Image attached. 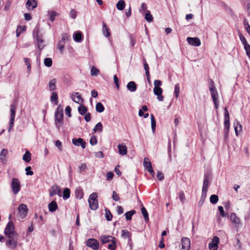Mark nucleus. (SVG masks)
I'll return each mask as SVG.
<instances>
[{"label":"nucleus","instance_id":"f257e3e1","mask_svg":"<svg viewBox=\"0 0 250 250\" xmlns=\"http://www.w3.org/2000/svg\"><path fill=\"white\" fill-rule=\"evenodd\" d=\"M208 81L209 85V90L210 92L215 107L217 109L219 107L218 93L217 90L216 88L215 83L212 79H209L208 80Z\"/></svg>","mask_w":250,"mask_h":250},{"label":"nucleus","instance_id":"f03ea898","mask_svg":"<svg viewBox=\"0 0 250 250\" xmlns=\"http://www.w3.org/2000/svg\"><path fill=\"white\" fill-rule=\"evenodd\" d=\"M98 195L95 192L92 193L89 197L88 203L89 207L92 210H96L98 208Z\"/></svg>","mask_w":250,"mask_h":250},{"label":"nucleus","instance_id":"7ed1b4c3","mask_svg":"<svg viewBox=\"0 0 250 250\" xmlns=\"http://www.w3.org/2000/svg\"><path fill=\"white\" fill-rule=\"evenodd\" d=\"M63 117L62 110V109L60 110V107L58 106L55 112V124L59 129L62 125Z\"/></svg>","mask_w":250,"mask_h":250},{"label":"nucleus","instance_id":"20e7f679","mask_svg":"<svg viewBox=\"0 0 250 250\" xmlns=\"http://www.w3.org/2000/svg\"><path fill=\"white\" fill-rule=\"evenodd\" d=\"M12 191L14 195H17L21 190V182L18 178H14L12 179L10 184Z\"/></svg>","mask_w":250,"mask_h":250},{"label":"nucleus","instance_id":"39448f33","mask_svg":"<svg viewBox=\"0 0 250 250\" xmlns=\"http://www.w3.org/2000/svg\"><path fill=\"white\" fill-rule=\"evenodd\" d=\"M8 240L6 241V245L11 249H16L18 245V236H7Z\"/></svg>","mask_w":250,"mask_h":250},{"label":"nucleus","instance_id":"423d86ee","mask_svg":"<svg viewBox=\"0 0 250 250\" xmlns=\"http://www.w3.org/2000/svg\"><path fill=\"white\" fill-rule=\"evenodd\" d=\"M15 226L12 221H10L7 224L4 230V234L6 236H18V234L14 231Z\"/></svg>","mask_w":250,"mask_h":250},{"label":"nucleus","instance_id":"0eeeda50","mask_svg":"<svg viewBox=\"0 0 250 250\" xmlns=\"http://www.w3.org/2000/svg\"><path fill=\"white\" fill-rule=\"evenodd\" d=\"M16 115V106L14 104L10 105V120L8 128V131L10 132L13 128L14 124V120Z\"/></svg>","mask_w":250,"mask_h":250},{"label":"nucleus","instance_id":"6e6552de","mask_svg":"<svg viewBox=\"0 0 250 250\" xmlns=\"http://www.w3.org/2000/svg\"><path fill=\"white\" fill-rule=\"evenodd\" d=\"M86 246L93 250H97L99 248V243L96 239L90 238L86 241Z\"/></svg>","mask_w":250,"mask_h":250},{"label":"nucleus","instance_id":"1a4fd4ad","mask_svg":"<svg viewBox=\"0 0 250 250\" xmlns=\"http://www.w3.org/2000/svg\"><path fill=\"white\" fill-rule=\"evenodd\" d=\"M19 216L21 219L25 217L27 214L28 208L26 205L23 204H20L18 207Z\"/></svg>","mask_w":250,"mask_h":250},{"label":"nucleus","instance_id":"9d476101","mask_svg":"<svg viewBox=\"0 0 250 250\" xmlns=\"http://www.w3.org/2000/svg\"><path fill=\"white\" fill-rule=\"evenodd\" d=\"M144 167L146 169L153 177H154L155 173L153 169L151 163L149 159L147 157L144 158Z\"/></svg>","mask_w":250,"mask_h":250},{"label":"nucleus","instance_id":"9b49d317","mask_svg":"<svg viewBox=\"0 0 250 250\" xmlns=\"http://www.w3.org/2000/svg\"><path fill=\"white\" fill-rule=\"evenodd\" d=\"M219 238L217 236H214L212 241L209 243L208 247L210 250H217L218 248Z\"/></svg>","mask_w":250,"mask_h":250},{"label":"nucleus","instance_id":"f8f14e48","mask_svg":"<svg viewBox=\"0 0 250 250\" xmlns=\"http://www.w3.org/2000/svg\"><path fill=\"white\" fill-rule=\"evenodd\" d=\"M71 97L74 102L79 104H82L83 102V100L81 95L78 92L72 93L71 95Z\"/></svg>","mask_w":250,"mask_h":250},{"label":"nucleus","instance_id":"ddd939ff","mask_svg":"<svg viewBox=\"0 0 250 250\" xmlns=\"http://www.w3.org/2000/svg\"><path fill=\"white\" fill-rule=\"evenodd\" d=\"M187 40L188 43L191 45L194 46H199L201 45V41L200 39L197 37H188Z\"/></svg>","mask_w":250,"mask_h":250},{"label":"nucleus","instance_id":"4468645a","mask_svg":"<svg viewBox=\"0 0 250 250\" xmlns=\"http://www.w3.org/2000/svg\"><path fill=\"white\" fill-rule=\"evenodd\" d=\"M182 250H189L190 247V241L187 237L182 239Z\"/></svg>","mask_w":250,"mask_h":250},{"label":"nucleus","instance_id":"2eb2a0df","mask_svg":"<svg viewBox=\"0 0 250 250\" xmlns=\"http://www.w3.org/2000/svg\"><path fill=\"white\" fill-rule=\"evenodd\" d=\"M37 6V2L36 0H28L26 2V7L28 10H33Z\"/></svg>","mask_w":250,"mask_h":250},{"label":"nucleus","instance_id":"dca6fc26","mask_svg":"<svg viewBox=\"0 0 250 250\" xmlns=\"http://www.w3.org/2000/svg\"><path fill=\"white\" fill-rule=\"evenodd\" d=\"M61 193V189L59 186L57 185H54L51 187L50 189L49 190V194L50 196L53 197V196L58 194L59 195Z\"/></svg>","mask_w":250,"mask_h":250},{"label":"nucleus","instance_id":"f3484780","mask_svg":"<svg viewBox=\"0 0 250 250\" xmlns=\"http://www.w3.org/2000/svg\"><path fill=\"white\" fill-rule=\"evenodd\" d=\"M73 144L78 146H81L83 148H85V143L84 142L83 139L82 138H78V139H72Z\"/></svg>","mask_w":250,"mask_h":250},{"label":"nucleus","instance_id":"a211bd4d","mask_svg":"<svg viewBox=\"0 0 250 250\" xmlns=\"http://www.w3.org/2000/svg\"><path fill=\"white\" fill-rule=\"evenodd\" d=\"M163 90L161 87H154L153 89V92L155 95L157 96V99L159 101H163L164 100V97L162 95Z\"/></svg>","mask_w":250,"mask_h":250},{"label":"nucleus","instance_id":"6ab92c4d","mask_svg":"<svg viewBox=\"0 0 250 250\" xmlns=\"http://www.w3.org/2000/svg\"><path fill=\"white\" fill-rule=\"evenodd\" d=\"M118 147L119 149V153L121 155H125L127 153V148L126 146L125 145L119 144L118 146Z\"/></svg>","mask_w":250,"mask_h":250},{"label":"nucleus","instance_id":"aec40b11","mask_svg":"<svg viewBox=\"0 0 250 250\" xmlns=\"http://www.w3.org/2000/svg\"><path fill=\"white\" fill-rule=\"evenodd\" d=\"M230 219L231 221L235 225H238L240 224V220L235 213H231L230 215Z\"/></svg>","mask_w":250,"mask_h":250},{"label":"nucleus","instance_id":"412c9836","mask_svg":"<svg viewBox=\"0 0 250 250\" xmlns=\"http://www.w3.org/2000/svg\"><path fill=\"white\" fill-rule=\"evenodd\" d=\"M114 238L111 236L103 235L100 237V240L103 244H106L112 241Z\"/></svg>","mask_w":250,"mask_h":250},{"label":"nucleus","instance_id":"4be33fe9","mask_svg":"<svg viewBox=\"0 0 250 250\" xmlns=\"http://www.w3.org/2000/svg\"><path fill=\"white\" fill-rule=\"evenodd\" d=\"M208 181L207 178H205L203 182V185L202 188V196L205 195V196H206V194L207 192L208 187Z\"/></svg>","mask_w":250,"mask_h":250},{"label":"nucleus","instance_id":"5701e85b","mask_svg":"<svg viewBox=\"0 0 250 250\" xmlns=\"http://www.w3.org/2000/svg\"><path fill=\"white\" fill-rule=\"evenodd\" d=\"M75 196L77 199H81L83 196V189L80 188H77L75 190Z\"/></svg>","mask_w":250,"mask_h":250},{"label":"nucleus","instance_id":"b1692460","mask_svg":"<svg viewBox=\"0 0 250 250\" xmlns=\"http://www.w3.org/2000/svg\"><path fill=\"white\" fill-rule=\"evenodd\" d=\"M58 208V205L56 201H53L48 205V209L50 212H54Z\"/></svg>","mask_w":250,"mask_h":250},{"label":"nucleus","instance_id":"393cba45","mask_svg":"<svg viewBox=\"0 0 250 250\" xmlns=\"http://www.w3.org/2000/svg\"><path fill=\"white\" fill-rule=\"evenodd\" d=\"M234 127L236 135L237 136L238 132H240L242 131V125L239 122L235 121L234 123Z\"/></svg>","mask_w":250,"mask_h":250},{"label":"nucleus","instance_id":"a878e982","mask_svg":"<svg viewBox=\"0 0 250 250\" xmlns=\"http://www.w3.org/2000/svg\"><path fill=\"white\" fill-rule=\"evenodd\" d=\"M127 88L131 92H134L136 90L137 87L134 82L131 81L127 84Z\"/></svg>","mask_w":250,"mask_h":250},{"label":"nucleus","instance_id":"bb28decb","mask_svg":"<svg viewBox=\"0 0 250 250\" xmlns=\"http://www.w3.org/2000/svg\"><path fill=\"white\" fill-rule=\"evenodd\" d=\"M73 38L75 42H80L82 40V34L80 31H77L74 33Z\"/></svg>","mask_w":250,"mask_h":250},{"label":"nucleus","instance_id":"cd10ccee","mask_svg":"<svg viewBox=\"0 0 250 250\" xmlns=\"http://www.w3.org/2000/svg\"><path fill=\"white\" fill-rule=\"evenodd\" d=\"M224 133L226 136H227L229 133L230 127L229 120H224Z\"/></svg>","mask_w":250,"mask_h":250},{"label":"nucleus","instance_id":"c85d7f7f","mask_svg":"<svg viewBox=\"0 0 250 250\" xmlns=\"http://www.w3.org/2000/svg\"><path fill=\"white\" fill-rule=\"evenodd\" d=\"M103 33L105 37H109L110 35L109 28L104 21L103 22Z\"/></svg>","mask_w":250,"mask_h":250},{"label":"nucleus","instance_id":"c756f323","mask_svg":"<svg viewBox=\"0 0 250 250\" xmlns=\"http://www.w3.org/2000/svg\"><path fill=\"white\" fill-rule=\"evenodd\" d=\"M108 249L110 250H116V239L115 238H113V240L112 241L108 243Z\"/></svg>","mask_w":250,"mask_h":250},{"label":"nucleus","instance_id":"7c9ffc66","mask_svg":"<svg viewBox=\"0 0 250 250\" xmlns=\"http://www.w3.org/2000/svg\"><path fill=\"white\" fill-rule=\"evenodd\" d=\"M78 111L82 115H84L87 113V108L82 104L78 107Z\"/></svg>","mask_w":250,"mask_h":250},{"label":"nucleus","instance_id":"2f4dec72","mask_svg":"<svg viewBox=\"0 0 250 250\" xmlns=\"http://www.w3.org/2000/svg\"><path fill=\"white\" fill-rule=\"evenodd\" d=\"M22 160L26 163H29L31 161V153L29 151H26L25 154L23 155Z\"/></svg>","mask_w":250,"mask_h":250},{"label":"nucleus","instance_id":"473e14b6","mask_svg":"<svg viewBox=\"0 0 250 250\" xmlns=\"http://www.w3.org/2000/svg\"><path fill=\"white\" fill-rule=\"evenodd\" d=\"M125 6V1L124 0H120L116 4L117 8L120 11L123 10Z\"/></svg>","mask_w":250,"mask_h":250},{"label":"nucleus","instance_id":"72a5a7b5","mask_svg":"<svg viewBox=\"0 0 250 250\" xmlns=\"http://www.w3.org/2000/svg\"><path fill=\"white\" fill-rule=\"evenodd\" d=\"M122 236L125 239L128 238L129 240H131V233L127 230L123 229L122 230Z\"/></svg>","mask_w":250,"mask_h":250},{"label":"nucleus","instance_id":"f704fd0d","mask_svg":"<svg viewBox=\"0 0 250 250\" xmlns=\"http://www.w3.org/2000/svg\"><path fill=\"white\" fill-rule=\"evenodd\" d=\"M37 45H38V48L40 50H42L44 46V42L42 39L38 37V36H37Z\"/></svg>","mask_w":250,"mask_h":250},{"label":"nucleus","instance_id":"c9c22d12","mask_svg":"<svg viewBox=\"0 0 250 250\" xmlns=\"http://www.w3.org/2000/svg\"><path fill=\"white\" fill-rule=\"evenodd\" d=\"M103 126L101 123H98L96 125L94 128L93 129V131L94 132H97V131L102 132L103 130Z\"/></svg>","mask_w":250,"mask_h":250},{"label":"nucleus","instance_id":"e433bc0d","mask_svg":"<svg viewBox=\"0 0 250 250\" xmlns=\"http://www.w3.org/2000/svg\"><path fill=\"white\" fill-rule=\"evenodd\" d=\"M96 110L97 112L101 113L104 110V107L102 103H98L96 105Z\"/></svg>","mask_w":250,"mask_h":250},{"label":"nucleus","instance_id":"4c0bfd02","mask_svg":"<svg viewBox=\"0 0 250 250\" xmlns=\"http://www.w3.org/2000/svg\"><path fill=\"white\" fill-rule=\"evenodd\" d=\"M145 19L149 22H152L153 21V18L151 15L150 11H146V14H145Z\"/></svg>","mask_w":250,"mask_h":250},{"label":"nucleus","instance_id":"58836bf2","mask_svg":"<svg viewBox=\"0 0 250 250\" xmlns=\"http://www.w3.org/2000/svg\"><path fill=\"white\" fill-rule=\"evenodd\" d=\"M136 211L134 210H132L127 211L125 213V218L126 220H130L133 214L135 213Z\"/></svg>","mask_w":250,"mask_h":250},{"label":"nucleus","instance_id":"ea45409f","mask_svg":"<svg viewBox=\"0 0 250 250\" xmlns=\"http://www.w3.org/2000/svg\"><path fill=\"white\" fill-rule=\"evenodd\" d=\"M70 194V190L68 188H64L63 192V198L66 200L69 198Z\"/></svg>","mask_w":250,"mask_h":250},{"label":"nucleus","instance_id":"a19ab883","mask_svg":"<svg viewBox=\"0 0 250 250\" xmlns=\"http://www.w3.org/2000/svg\"><path fill=\"white\" fill-rule=\"evenodd\" d=\"M141 211L146 221L148 222L149 221L148 214L146 208L145 207H142L141 208Z\"/></svg>","mask_w":250,"mask_h":250},{"label":"nucleus","instance_id":"79ce46f5","mask_svg":"<svg viewBox=\"0 0 250 250\" xmlns=\"http://www.w3.org/2000/svg\"><path fill=\"white\" fill-rule=\"evenodd\" d=\"M150 117L152 130L153 132H154L156 128V121L153 114H151Z\"/></svg>","mask_w":250,"mask_h":250},{"label":"nucleus","instance_id":"37998d69","mask_svg":"<svg viewBox=\"0 0 250 250\" xmlns=\"http://www.w3.org/2000/svg\"><path fill=\"white\" fill-rule=\"evenodd\" d=\"M49 89L51 91L56 89V80H52L49 83Z\"/></svg>","mask_w":250,"mask_h":250},{"label":"nucleus","instance_id":"c03bdc74","mask_svg":"<svg viewBox=\"0 0 250 250\" xmlns=\"http://www.w3.org/2000/svg\"><path fill=\"white\" fill-rule=\"evenodd\" d=\"M25 29H26V27L25 26H21L19 25L17 27V30H16L17 36L19 37L20 36V34L23 31L25 30Z\"/></svg>","mask_w":250,"mask_h":250},{"label":"nucleus","instance_id":"a18cd8bd","mask_svg":"<svg viewBox=\"0 0 250 250\" xmlns=\"http://www.w3.org/2000/svg\"><path fill=\"white\" fill-rule=\"evenodd\" d=\"M210 201L212 204H215L218 201V197L216 195H211L210 197Z\"/></svg>","mask_w":250,"mask_h":250},{"label":"nucleus","instance_id":"49530a36","mask_svg":"<svg viewBox=\"0 0 250 250\" xmlns=\"http://www.w3.org/2000/svg\"><path fill=\"white\" fill-rule=\"evenodd\" d=\"M48 13L49 15L50 20L51 21H53L55 19L56 16L58 15V13L53 11H50L48 12Z\"/></svg>","mask_w":250,"mask_h":250},{"label":"nucleus","instance_id":"de8ad7c7","mask_svg":"<svg viewBox=\"0 0 250 250\" xmlns=\"http://www.w3.org/2000/svg\"><path fill=\"white\" fill-rule=\"evenodd\" d=\"M58 97L57 93L56 92H52V95H51V101L55 102H56L55 104H58Z\"/></svg>","mask_w":250,"mask_h":250},{"label":"nucleus","instance_id":"09e8293b","mask_svg":"<svg viewBox=\"0 0 250 250\" xmlns=\"http://www.w3.org/2000/svg\"><path fill=\"white\" fill-rule=\"evenodd\" d=\"M44 65L47 67H50L52 64V61L51 58H46L44 61Z\"/></svg>","mask_w":250,"mask_h":250},{"label":"nucleus","instance_id":"8fccbe9b","mask_svg":"<svg viewBox=\"0 0 250 250\" xmlns=\"http://www.w3.org/2000/svg\"><path fill=\"white\" fill-rule=\"evenodd\" d=\"M178 196L181 202L183 204L184 203L186 198L185 194L183 191H180L178 193Z\"/></svg>","mask_w":250,"mask_h":250},{"label":"nucleus","instance_id":"3c124183","mask_svg":"<svg viewBox=\"0 0 250 250\" xmlns=\"http://www.w3.org/2000/svg\"><path fill=\"white\" fill-rule=\"evenodd\" d=\"M143 64H144V69L146 71V74H147L148 76H149V66H148V65L147 64L145 59H143Z\"/></svg>","mask_w":250,"mask_h":250},{"label":"nucleus","instance_id":"603ef678","mask_svg":"<svg viewBox=\"0 0 250 250\" xmlns=\"http://www.w3.org/2000/svg\"><path fill=\"white\" fill-rule=\"evenodd\" d=\"M105 212L106 219L108 221H111L112 218V215L111 213L110 212V211L109 210H108L107 209H105Z\"/></svg>","mask_w":250,"mask_h":250},{"label":"nucleus","instance_id":"864d4df0","mask_svg":"<svg viewBox=\"0 0 250 250\" xmlns=\"http://www.w3.org/2000/svg\"><path fill=\"white\" fill-rule=\"evenodd\" d=\"M174 93L175 97L178 98L180 93V85L179 83H177L175 85Z\"/></svg>","mask_w":250,"mask_h":250},{"label":"nucleus","instance_id":"5fc2aeb1","mask_svg":"<svg viewBox=\"0 0 250 250\" xmlns=\"http://www.w3.org/2000/svg\"><path fill=\"white\" fill-rule=\"evenodd\" d=\"M7 150L6 149H3L0 154V159L2 160H4L7 154Z\"/></svg>","mask_w":250,"mask_h":250},{"label":"nucleus","instance_id":"6e6d98bb","mask_svg":"<svg viewBox=\"0 0 250 250\" xmlns=\"http://www.w3.org/2000/svg\"><path fill=\"white\" fill-rule=\"evenodd\" d=\"M69 16L71 18L75 19L77 16V12L74 9H71L69 12Z\"/></svg>","mask_w":250,"mask_h":250},{"label":"nucleus","instance_id":"4d7b16f0","mask_svg":"<svg viewBox=\"0 0 250 250\" xmlns=\"http://www.w3.org/2000/svg\"><path fill=\"white\" fill-rule=\"evenodd\" d=\"M99 73V70L95 67H92L91 69V75L92 76H97Z\"/></svg>","mask_w":250,"mask_h":250},{"label":"nucleus","instance_id":"13d9d810","mask_svg":"<svg viewBox=\"0 0 250 250\" xmlns=\"http://www.w3.org/2000/svg\"><path fill=\"white\" fill-rule=\"evenodd\" d=\"M90 144L92 146L95 145L97 144V139L95 136L93 135L91 137L90 139Z\"/></svg>","mask_w":250,"mask_h":250},{"label":"nucleus","instance_id":"bf43d9fd","mask_svg":"<svg viewBox=\"0 0 250 250\" xmlns=\"http://www.w3.org/2000/svg\"><path fill=\"white\" fill-rule=\"evenodd\" d=\"M64 46V42H60L58 45L57 48L60 51L61 53H62Z\"/></svg>","mask_w":250,"mask_h":250},{"label":"nucleus","instance_id":"052dcab7","mask_svg":"<svg viewBox=\"0 0 250 250\" xmlns=\"http://www.w3.org/2000/svg\"><path fill=\"white\" fill-rule=\"evenodd\" d=\"M24 62L25 65L27 66V69L28 71L31 70V65L30 63V59L27 58H24Z\"/></svg>","mask_w":250,"mask_h":250},{"label":"nucleus","instance_id":"680f3d73","mask_svg":"<svg viewBox=\"0 0 250 250\" xmlns=\"http://www.w3.org/2000/svg\"><path fill=\"white\" fill-rule=\"evenodd\" d=\"M146 9H147V5H146V3H145V2L142 3L141 5V7L139 9V11L141 13H143V12H145L146 11Z\"/></svg>","mask_w":250,"mask_h":250},{"label":"nucleus","instance_id":"e2e57ef3","mask_svg":"<svg viewBox=\"0 0 250 250\" xmlns=\"http://www.w3.org/2000/svg\"><path fill=\"white\" fill-rule=\"evenodd\" d=\"M244 48L246 51L247 55L250 57V45L247 43L245 44Z\"/></svg>","mask_w":250,"mask_h":250},{"label":"nucleus","instance_id":"0e129e2a","mask_svg":"<svg viewBox=\"0 0 250 250\" xmlns=\"http://www.w3.org/2000/svg\"><path fill=\"white\" fill-rule=\"evenodd\" d=\"M25 171L27 175H32L34 174L33 172L31 170V167L30 166L25 168Z\"/></svg>","mask_w":250,"mask_h":250},{"label":"nucleus","instance_id":"69168bd1","mask_svg":"<svg viewBox=\"0 0 250 250\" xmlns=\"http://www.w3.org/2000/svg\"><path fill=\"white\" fill-rule=\"evenodd\" d=\"M112 198L115 201H118L120 199L119 194L115 191L113 192Z\"/></svg>","mask_w":250,"mask_h":250},{"label":"nucleus","instance_id":"338daca9","mask_svg":"<svg viewBox=\"0 0 250 250\" xmlns=\"http://www.w3.org/2000/svg\"><path fill=\"white\" fill-rule=\"evenodd\" d=\"M55 146L58 148L60 151L62 150V143L59 140H57L55 142Z\"/></svg>","mask_w":250,"mask_h":250},{"label":"nucleus","instance_id":"774afa93","mask_svg":"<svg viewBox=\"0 0 250 250\" xmlns=\"http://www.w3.org/2000/svg\"><path fill=\"white\" fill-rule=\"evenodd\" d=\"M218 208L219 212H220V215L222 217H224L226 216V214H225V213L224 212L223 207L219 206Z\"/></svg>","mask_w":250,"mask_h":250}]
</instances>
